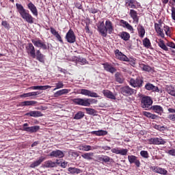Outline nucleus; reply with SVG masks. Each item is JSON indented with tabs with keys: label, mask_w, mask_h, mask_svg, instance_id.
I'll list each match as a JSON object with an SVG mask.
<instances>
[{
	"label": "nucleus",
	"mask_w": 175,
	"mask_h": 175,
	"mask_svg": "<svg viewBox=\"0 0 175 175\" xmlns=\"http://www.w3.org/2000/svg\"><path fill=\"white\" fill-rule=\"evenodd\" d=\"M70 92V90L63 89L62 90H59L57 92H55L54 95H55V97H59V96H61L62 95L67 94Z\"/></svg>",
	"instance_id": "obj_37"
},
{
	"label": "nucleus",
	"mask_w": 175,
	"mask_h": 175,
	"mask_svg": "<svg viewBox=\"0 0 175 175\" xmlns=\"http://www.w3.org/2000/svg\"><path fill=\"white\" fill-rule=\"evenodd\" d=\"M153 128L159 131H165L167 129V126H161L159 124H155L154 126H153Z\"/></svg>",
	"instance_id": "obj_47"
},
{
	"label": "nucleus",
	"mask_w": 175,
	"mask_h": 175,
	"mask_svg": "<svg viewBox=\"0 0 175 175\" xmlns=\"http://www.w3.org/2000/svg\"><path fill=\"white\" fill-rule=\"evenodd\" d=\"M25 49L28 55H29L33 59L36 58V49L33 43H27V45L26 46Z\"/></svg>",
	"instance_id": "obj_11"
},
{
	"label": "nucleus",
	"mask_w": 175,
	"mask_h": 175,
	"mask_svg": "<svg viewBox=\"0 0 175 175\" xmlns=\"http://www.w3.org/2000/svg\"><path fill=\"white\" fill-rule=\"evenodd\" d=\"M118 36L121 38L122 40L124 41H129L130 40L131 36L129 33L126 31H122L118 34Z\"/></svg>",
	"instance_id": "obj_31"
},
{
	"label": "nucleus",
	"mask_w": 175,
	"mask_h": 175,
	"mask_svg": "<svg viewBox=\"0 0 175 175\" xmlns=\"http://www.w3.org/2000/svg\"><path fill=\"white\" fill-rule=\"evenodd\" d=\"M85 110L86 111L87 114L90 116H96L97 113V111L93 108H85Z\"/></svg>",
	"instance_id": "obj_45"
},
{
	"label": "nucleus",
	"mask_w": 175,
	"mask_h": 175,
	"mask_svg": "<svg viewBox=\"0 0 175 175\" xmlns=\"http://www.w3.org/2000/svg\"><path fill=\"white\" fill-rule=\"evenodd\" d=\"M124 5L127 8L133 9H137L141 7L140 3L136 0H124Z\"/></svg>",
	"instance_id": "obj_10"
},
{
	"label": "nucleus",
	"mask_w": 175,
	"mask_h": 175,
	"mask_svg": "<svg viewBox=\"0 0 175 175\" xmlns=\"http://www.w3.org/2000/svg\"><path fill=\"white\" fill-rule=\"evenodd\" d=\"M140 154L142 157L148 159L149 157L148 152L146 150H142Z\"/></svg>",
	"instance_id": "obj_53"
},
{
	"label": "nucleus",
	"mask_w": 175,
	"mask_h": 175,
	"mask_svg": "<svg viewBox=\"0 0 175 175\" xmlns=\"http://www.w3.org/2000/svg\"><path fill=\"white\" fill-rule=\"evenodd\" d=\"M167 154L171 156L175 157V149L169 150L167 151Z\"/></svg>",
	"instance_id": "obj_61"
},
{
	"label": "nucleus",
	"mask_w": 175,
	"mask_h": 175,
	"mask_svg": "<svg viewBox=\"0 0 175 175\" xmlns=\"http://www.w3.org/2000/svg\"><path fill=\"white\" fill-rule=\"evenodd\" d=\"M150 110L153 111L154 113H156L160 116L164 113V108L161 107V105H151Z\"/></svg>",
	"instance_id": "obj_21"
},
{
	"label": "nucleus",
	"mask_w": 175,
	"mask_h": 175,
	"mask_svg": "<svg viewBox=\"0 0 175 175\" xmlns=\"http://www.w3.org/2000/svg\"><path fill=\"white\" fill-rule=\"evenodd\" d=\"M153 86H154V85H153L152 84H151V83H146V85H145V88H146V90H148V91H150V90H152Z\"/></svg>",
	"instance_id": "obj_54"
},
{
	"label": "nucleus",
	"mask_w": 175,
	"mask_h": 175,
	"mask_svg": "<svg viewBox=\"0 0 175 175\" xmlns=\"http://www.w3.org/2000/svg\"><path fill=\"white\" fill-rule=\"evenodd\" d=\"M137 31H138L139 37L143 38L146 33L144 27L142 25H139L137 27Z\"/></svg>",
	"instance_id": "obj_40"
},
{
	"label": "nucleus",
	"mask_w": 175,
	"mask_h": 175,
	"mask_svg": "<svg viewBox=\"0 0 175 175\" xmlns=\"http://www.w3.org/2000/svg\"><path fill=\"white\" fill-rule=\"evenodd\" d=\"M171 12H172V14H171L172 18L173 21H175V7H172Z\"/></svg>",
	"instance_id": "obj_55"
},
{
	"label": "nucleus",
	"mask_w": 175,
	"mask_h": 175,
	"mask_svg": "<svg viewBox=\"0 0 175 175\" xmlns=\"http://www.w3.org/2000/svg\"><path fill=\"white\" fill-rule=\"evenodd\" d=\"M165 90L167 92L172 96H175V86L173 85H166Z\"/></svg>",
	"instance_id": "obj_34"
},
{
	"label": "nucleus",
	"mask_w": 175,
	"mask_h": 175,
	"mask_svg": "<svg viewBox=\"0 0 175 175\" xmlns=\"http://www.w3.org/2000/svg\"><path fill=\"white\" fill-rule=\"evenodd\" d=\"M97 31L103 38H107V34H111L114 31L113 23L107 19L105 23L104 21L98 22L97 25Z\"/></svg>",
	"instance_id": "obj_1"
},
{
	"label": "nucleus",
	"mask_w": 175,
	"mask_h": 175,
	"mask_svg": "<svg viewBox=\"0 0 175 175\" xmlns=\"http://www.w3.org/2000/svg\"><path fill=\"white\" fill-rule=\"evenodd\" d=\"M25 116L27 117L39 118L42 117L44 114L40 112V111H29V112L25 113Z\"/></svg>",
	"instance_id": "obj_19"
},
{
	"label": "nucleus",
	"mask_w": 175,
	"mask_h": 175,
	"mask_svg": "<svg viewBox=\"0 0 175 175\" xmlns=\"http://www.w3.org/2000/svg\"><path fill=\"white\" fill-rule=\"evenodd\" d=\"M111 152L116 154L125 156L127 154L129 150L127 148H113L111 149Z\"/></svg>",
	"instance_id": "obj_16"
},
{
	"label": "nucleus",
	"mask_w": 175,
	"mask_h": 175,
	"mask_svg": "<svg viewBox=\"0 0 175 175\" xmlns=\"http://www.w3.org/2000/svg\"><path fill=\"white\" fill-rule=\"evenodd\" d=\"M51 88V86L50 85H37V86H32L30 87L29 89L30 90H46V89Z\"/></svg>",
	"instance_id": "obj_38"
},
{
	"label": "nucleus",
	"mask_w": 175,
	"mask_h": 175,
	"mask_svg": "<svg viewBox=\"0 0 175 175\" xmlns=\"http://www.w3.org/2000/svg\"><path fill=\"white\" fill-rule=\"evenodd\" d=\"M103 94L104 95V96H105L107 98L111 99V100H116V96L113 94V93L112 92H111L109 90H104L103 91Z\"/></svg>",
	"instance_id": "obj_27"
},
{
	"label": "nucleus",
	"mask_w": 175,
	"mask_h": 175,
	"mask_svg": "<svg viewBox=\"0 0 175 175\" xmlns=\"http://www.w3.org/2000/svg\"><path fill=\"white\" fill-rule=\"evenodd\" d=\"M80 150L82 151H90L97 149L96 146H91L90 145H81L79 146V148Z\"/></svg>",
	"instance_id": "obj_33"
},
{
	"label": "nucleus",
	"mask_w": 175,
	"mask_h": 175,
	"mask_svg": "<svg viewBox=\"0 0 175 175\" xmlns=\"http://www.w3.org/2000/svg\"><path fill=\"white\" fill-rule=\"evenodd\" d=\"M163 30L165 31V34L167 36H170L171 35V30H170V27L167 26V25H165L163 27Z\"/></svg>",
	"instance_id": "obj_50"
},
{
	"label": "nucleus",
	"mask_w": 175,
	"mask_h": 175,
	"mask_svg": "<svg viewBox=\"0 0 175 175\" xmlns=\"http://www.w3.org/2000/svg\"><path fill=\"white\" fill-rule=\"evenodd\" d=\"M154 29L156 32H158L159 30L162 29V23L159 22V23H155Z\"/></svg>",
	"instance_id": "obj_51"
},
{
	"label": "nucleus",
	"mask_w": 175,
	"mask_h": 175,
	"mask_svg": "<svg viewBox=\"0 0 175 175\" xmlns=\"http://www.w3.org/2000/svg\"><path fill=\"white\" fill-rule=\"evenodd\" d=\"M142 42H143V45L146 49H150L152 46L150 41L149 38H147V37L143 40Z\"/></svg>",
	"instance_id": "obj_44"
},
{
	"label": "nucleus",
	"mask_w": 175,
	"mask_h": 175,
	"mask_svg": "<svg viewBox=\"0 0 175 175\" xmlns=\"http://www.w3.org/2000/svg\"><path fill=\"white\" fill-rule=\"evenodd\" d=\"M157 33L159 34V36H161L162 38H164L165 35L164 33L163 29H160L159 31H157Z\"/></svg>",
	"instance_id": "obj_56"
},
{
	"label": "nucleus",
	"mask_w": 175,
	"mask_h": 175,
	"mask_svg": "<svg viewBox=\"0 0 175 175\" xmlns=\"http://www.w3.org/2000/svg\"><path fill=\"white\" fill-rule=\"evenodd\" d=\"M140 68L142 70H144L145 72H151L152 68L150 66L145 64H141Z\"/></svg>",
	"instance_id": "obj_48"
},
{
	"label": "nucleus",
	"mask_w": 175,
	"mask_h": 175,
	"mask_svg": "<svg viewBox=\"0 0 175 175\" xmlns=\"http://www.w3.org/2000/svg\"><path fill=\"white\" fill-rule=\"evenodd\" d=\"M49 156H51V157L63 158L64 157V153L60 150H56L52 151L49 154Z\"/></svg>",
	"instance_id": "obj_25"
},
{
	"label": "nucleus",
	"mask_w": 175,
	"mask_h": 175,
	"mask_svg": "<svg viewBox=\"0 0 175 175\" xmlns=\"http://www.w3.org/2000/svg\"><path fill=\"white\" fill-rule=\"evenodd\" d=\"M158 46L163 49L165 51H168L169 48L167 47V45L165 43V41L163 40H159V42H157Z\"/></svg>",
	"instance_id": "obj_36"
},
{
	"label": "nucleus",
	"mask_w": 175,
	"mask_h": 175,
	"mask_svg": "<svg viewBox=\"0 0 175 175\" xmlns=\"http://www.w3.org/2000/svg\"><path fill=\"white\" fill-rule=\"evenodd\" d=\"M104 70H106V72H109V73L113 74L117 72V69L112 66L111 64H109L108 62H105L103 64Z\"/></svg>",
	"instance_id": "obj_17"
},
{
	"label": "nucleus",
	"mask_w": 175,
	"mask_h": 175,
	"mask_svg": "<svg viewBox=\"0 0 175 175\" xmlns=\"http://www.w3.org/2000/svg\"><path fill=\"white\" fill-rule=\"evenodd\" d=\"M44 166L46 168H52L57 167L56 163L52 161H46L44 162Z\"/></svg>",
	"instance_id": "obj_42"
},
{
	"label": "nucleus",
	"mask_w": 175,
	"mask_h": 175,
	"mask_svg": "<svg viewBox=\"0 0 175 175\" xmlns=\"http://www.w3.org/2000/svg\"><path fill=\"white\" fill-rule=\"evenodd\" d=\"M129 15L133 18V22L138 24L139 21V17L138 16V13L134 9H131L129 12Z\"/></svg>",
	"instance_id": "obj_23"
},
{
	"label": "nucleus",
	"mask_w": 175,
	"mask_h": 175,
	"mask_svg": "<svg viewBox=\"0 0 175 175\" xmlns=\"http://www.w3.org/2000/svg\"><path fill=\"white\" fill-rule=\"evenodd\" d=\"M150 170L154 173L159 174L161 175H167L168 172L164 169L157 166H152Z\"/></svg>",
	"instance_id": "obj_18"
},
{
	"label": "nucleus",
	"mask_w": 175,
	"mask_h": 175,
	"mask_svg": "<svg viewBox=\"0 0 175 175\" xmlns=\"http://www.w3.org/2000/svg\"><path fill=\"white\" fill-rule=\"evenodd\" d=\"M72 101L76 105L84 107H90L91 104L97 102V100L93 98H74Z\"/></svg>",
	"instance_id": "obj_3"
},
{
	"label": "nucleus",
	"mask_w": 175,
	"mask_h": 175,
	"mask_svg": "<svg viewBox=\"0 0 175 175\" xmlns=\"http://www.w3.org/2000/svg\"><path fill=\"white\" fill-rule=\"evenodd\" d=\"M81 94L85 96L93 97V98H98L99 96L96 92H92L88 90L81 89Z\"/></svg>",
	"instance_id": "obj_22"
},
{
	"label": "nucleus",
	"mask_w": 175,
	"mask_h": 175,
	"mask_svg": "<svg viewBox=\"0 0 175 175\" xmlns=\"http://www.w3.org/2000/svg\"><path fill=\"white\" fill-rule=\"evenodd\" d=\"M2 26H3L5 29H9L10 28V25L7 23V21H3L1 23Z\"/></svg>",
	"instance_id": "obj_59"
},
{
	"label": "nucleus",
	"mask_w": 175,
	"mask_h": 175,
	"mask_svg": "<svg viewBox=\"0 0 175 175\" xmlns=\"http://www.w3.org/2000/svg\"><path fill=\"white\" fill-rule=\"evenodd\" d=\"M32 44L34 46L37 48L42 49V50L49 49V46H47L44 42L40 40V38H36L35 40H31Z\"/></svg>",
	"instance_id": "obj_8"
},
{
	"label": "nucleus",
	"mask_w": 175,
	"mask_h": 175,
	"mask_svg": "<svg viewBox=\"0 0 175 175\" xmlns=\"http://www.w3.org/2000/svg\"><path fill=\"white\" fill-rule=\"evenodd\" d=\"M68 171L72 175L79 174L82 172L80 169L71 167L68 169Z\"/></svg>",
	"instance_id": "obj_41"
},
{
	"label": "nucleus",
	"mask_w": 175,
	"mask_h": 175,
	"mask_svg": "<svg viewBox=\"0 0 175 175\" xmlns=\"http://www.w3.org/2000/svg\"><path fill=\"white\" fill-rule=\"evenodd\" d=\"M41 93L40 92H29V97L31 96H36L38 95H40Z\"/></svg>",
	"instance_id": "obj_58"
},
{
	"label": "nucleus",
	"mask_w": 175,
	"mask_h": 175,
	"mask_svg": "<svg viewBox=\"0 0 175 175\" xmlns=\"http://www.w3.org/2000/svg\"><path fill=\"white\" fill-rule=\"evenodd\" d=\"M128 159L131 165L135 164L137 168L140 167L141 163L137 157L135 155H129Z\"/></svg>",
	"instance_id": "obj_15"
},
{
	"label": "nucleus",
	"mask_w": 175,
	"mask_h": 175,
	"mask_svg": "<svg viewBox=\"0 0 175 175\" xmlns=\"http://www.w3.org/2000/svg\"><path fill=\"white\" fill-rule=\"evenodd\" d=\"M20 97H21V98H27V97H30L29 93L23 94L20 95Z\"/></svg>",
	"instance_id": "obj_63"
},
{
	"label": "nucleus",
	"mask_w": 175,
	"mask_h": 175,
	"mask_svg": "<svg viewBox=\"0 0 175 175\" xmlns=\"http://www.w3.org/2000/svg\"><path fill=\"white\" fill-rule=\"evenodd\" d=\"M84 113L82 112L81 111H79L78 113H76L75 116H74V120H81L84 117Z\"/></svg>",
	"instance_id": "obj_46"
},
{
	"label": "nucleus",
	"mask_w": 175,
	"mask_h": 175,
	"mask_svg": "<svg viewBox=\"0 0 175 175\" xmlns=\"http://www.w3.org/2000/svg\"><path fill=\"white\" fill-rule=\"evenodd\" d=\"M92 135L98 136V137H104L108 135V131L105 130H98L92 131Z\"/></svg>",
	"instance_id": "obj_29"
},
{
	"label": "nucleus",
	"mask_w": 175,
	"mask_h": 175,
	"mask_svg": "<svg viewBox=\"0 0 175 175\" xmlns=\"http://www.w3.org/2000/svg\"><path fill=\"white\" fill-rule=\"evenodd\" d=\"M98 10H97V9H96V8H91L90 10V13H92V14H96V13H98Z\"/></svg>",
	"instance_id": "obj_62"
},
{
	"label": "nucleus",
	"mask_w": 175,
	"mask_h": 175,
	"mask_svg": "<svg viewBox=\"0 0 175 175\" xmlns=\"http://www.w3.org/2000/svg\"><path fill=\"white\" fill-rule=\"evenodd\" d=\"M81 157L88 160V161H92L94 160V152H86L81 154Z\"/></svg>",
	"instance_id": "obj_35"
},
{
	"label": "nucleus",
	"mask_w": 175,
	"mask_h": 175,
	"mask_svg": "<svg viewBox=\"0 0 175 175\" xmlns=\"http://www.w3.org/2000/svg\"><path fill=\"white\" fill-rule=\"evenodd\" d=\"M46 159L45 157H40L39 158L38 160L33 161V163H31V164L30 165V167L31 168H35L36 167H38L39 165H41V163Z\"/></svg>",
	"instance_id": "obj_30"
},
{
	"label": "nucleus",
	"mask_w": 175,
	"mask_h": 175,
	"mask_svg": "<svg viewBox=\"0 0 175 175\" xmlns=\"http://www.w3.org/2000/svg\"><path fill=\"white\" fill-rule=\"evenodd\" d=\"M38 103L37 101L29 100V101H24L20 103V105L22 107L25 106H34Z\"/></svg>",
	"instance_id": "obj_39"
},
{
	"label": "nucleus",
	"mask_w": 175,
	"mask_h": 175,
	"mask_svg": "<svg viewBox=\"0 0 175 175\" xmlns=\"http://www.w3.org/2000/svg\"><path fill=\"white\" fill-rule=\"evenodd\" d=\"M36 60H38L39 62L42 64H44L45 55L41 53L40 49L36 50Z\"/></svg>",
	"instance_id": "obj_24"
},
{
	"label": "nucleus",
	"mask_w": 175,
	"mask_h": 175,
	"mask_svg": "<svg viewBox=\"0 0 175 175\" xmlns=\"http://www.w3.org/2000/svg\"><path fill=\"white\" fill-rule=\"evenodd\" d=\"M114 77L116 81L118 82L119 83H122L124 82V79L120 72H116Z\"/></svg>",
	"instance_id": "obj_43"
},
{
	"label": "nucleus",
	"mask_w": 175,
	"mask_h": 175,
	"mask_svg": "<svg viewBox=\"0 0 175 175\" xmlns=\"http://www.w3.org/2000/svg\"><path fill=\"white\" fill-rule=\"evenodd\" d=\"M28 126V127H27ZM40 129V126L38 125L29 126L28 123H24L23 124L22 131H25L29 133H36Z\"/></svg>",
	"instance_id": "obj_5"
},
{
	"label": "nucleus",
	"mask_w": 175,
	"mask_h": 175,
	"mask_svg": "<svg viewBox=\"0 0 175 175\" xmlns=\"http://www.w3.org/2000/svg\"><path fill=\"white\" fill-rule=\"evenodd\" d=\"M168 119L172 122H175V114H169Z\"/></svg>",
	"instance_id": "obj_60"
},
{
	"label": "nucleus",
	"mask_w": 175,
	"mask_h": 175,
	"mask_svg": "<svg viewBox=\"0 0 175 175\" xmlns=\"http://www.w3.org/2000/svg\"><path fill=\"white\" fill-rule=\"evenodd\" d=\"M153 101L150 96L143 95L141 97V107L144 110H150Z\"/></svg>",
	"instance_id": "obj_4"
},
{
	"label": "nucleus",
	"mask_w": 175,
	"mask_h": 175,
	"mask_svg": "<svg viewBox=\"0 0 175 175\" xmlns=\"http://www.w3.org/2000/svg\"><path fill=\"white\" fill-rule=\"evenodd\" d=\"M16 10L20 14L21 17L27 23L29 24H33L34 23L35 18L30 14L28 10H26L23 4L16 3Z\"/></svg>",
	"instance_id": "obj_2"
},
{
	"label": "nucleus",
	"mask_w": 175,
	"mask_h": 175,
	"mask_svg": "<svg viewBox=\"0 0 175 175\" xmlns=\"http://www.w3.org/2000/svg\"><path fill=\"white\" fill-rule=\"evenodd\" d=\"M64 86V83L62 81H59L58 83H55V88L53 89V91H55L58 89L63 88Z\"/></svg>",
	"instance_id": "obj_49"
},
{
	"label": "nucleus",
	"mask_w": 175,
	"mask_h": 175,
	"mask_svg": "<svg viewBox=\"0 0 175 175\" xmlns=\"http://www.w3.org/2000/svg\"><path fill=\"white\" fill-rule=\"evenodd\" d=\"M77 61L79 63H81L82 65H85L87 63V59L85 58H82V57H77Z\"/></svg>",
	"instance_id": "obj_52"
},
{
	"label": "nucleus",
	"mask_w": 175,
	"mask_h": 175,
	"mask_svg": "<svg viewBox=\"0 0 175 175\" xmlns=\"http://www.w3.org/2000/svg\"><path fill=\"white\" fill-rule=\"evenodd\" d=\"M68 165V162H63L61 163L60 166L62 167V168H66V166Z\"/></svg>",
	"instance_id": "obj_64"
},
{
	"label": "nucleus",
	"mask_w": 175,
	"mask_h": 175,
	"mask_svg": "<svg viewBox=\"0 0 175 175\" xmlns=\"http://www.w3.org/2000/svg\"><path fill=\"white\" fill-rule=\"evenodd\" d=\"M167 46L175 49V43L173 42H168L166 43Z\"/></svg>",
	"instance_id": "obj_57"
},
{
	"label": "nucleus",
	"mask_w": 175,
	"mask_h": 175,
	"mask_svg": "<svg viewBox=\"0 0 175 175\" xmlns=\"http://www.w3.org/2000/svg\"><path fill=\"white\" fill-rule=\"evenodd\" d=\"M143 115L151 120H157L159 118V116H158V115L154 114V113H152L150 112H147L146 111H144L143 112Z\"/></svg>",
	"instance_id": "obj_32"
},
{
	"label": "nucleus",
	"mask_w": 175,
	"mask_h": 175,
	"mask_svg": "<svg viewBox=\"0 0 175 175\" xmlns=\"http://www.w3.org/2000/svg\"><path fill=\"white\" fill-rule=\"evenodd\" d=\"M65 38L70 44H74L76 42V36L71 29L66 34Z\"/></svg>",
	"instance_id": "obj_13"
},
{
	"label": "nucleus",
	"mask_w": 175,
	"mask_h": 175,
	"mask_svg": "<svg viewBox=\"0 0 175 175\" xmlns=\"http://www.w3.org/2000/svg\"><path fill=\"white\" fill-rule=\"evenodd\" d=\"M50 29H51V33H52V35H53V36H55L62 44H64V42L60 34H59V33L53 27H51Z\"/></svg>",
	"instance_id": "obj_26"
},
{
	"label": "nucleus",
	"mask_w": 175,
	"mask_h": 175,
	"mask_svg": "<svg viewBox=\"0 0 175 175\" xmlns=\"http://www.w3.org/2000/svg\"><path fill=\"white\" fill-rule=\"evenodd\" d=\"M114 55L116 59L120 62H131L130 58H129L125 54H124L119 49H116L114 51Z\"/></svg>",
	"instance_id": "obj_6"
},
{
	"label": "nucleus",
	"mask_w": 175,
	"mask_h": 175,
	"mask_svg": "<svg viewBox=\"0 0 175 175\" xmlns=\"http://www.w3.org/2000/svg\"><path fill=\"white\" fill-rule=\"evenodd\" d=\"M27 7L34 16H38V8L32 1L27 3Z\"/></svg>",
	"instance_id": "obj_14"
},
{
	"label": "nucleus",
	"mask_w": 175,
	"mask_h": 175,
	"mask_svg": "<svg viewBox=\"0 0 175 175\" xmlns=\"http://www.w3.org/2000/svg\"><path fill=\"white\" fill-rule=\"evenodd\" d=\"M147 143L148 144H154L156 146L164 145L166 144V141L162 137H152L150 139H147Z\"/></svg>",
	"instance_id": "obj_7"
},
{
	"label": "nucleus",
	"mask_w": 175,
	"mask_h": 175,
	"mask_svg": "<svg viewBox=\"0 0 175 175\" xmlns=\"http://www.w3.org/2000/svg\"><path fill=\"white\" fill-rule=\"evenodd\" d=\"M98 159L99 162H103L105 163H111L113 160L112 158L106 155L98 156Z\"/></svg>",
	"instance_id": "obj_28"
},
{
	"label": "nucleus",
	"mask_w": 175,
	"mask_h": 175,
	"mask_svg": "<svg viewBox=\"0 0 175 175\" xmlns=\"http://www.w3.org/2000/svg\"><path fill=\"white\" fill-rule=\"evenodd\" d=\"M119 24L122 27L126 28L129 30L132 33H134L133 27L126 21L124 20H119Z\"/></svg>",
	"instance_id": "obj_20"
},
{
	"label": "nucleus",
	"mask_w": 175,
	"mask_h": 175,
	"mask_svg": "<svg viewBox=\"0 0 175 175\" xmlns=\"http://www.w3.org/2000/svg\"><path fill=\"white\" fill-rule=\"evenodd\" d=\"M137 91L134 89H132L129 85H126L120 88V93L124 96H130L135 94Z\"/></svg>",
	"instance_id": "obj_9"
},
{
	"label": "nucleus",
	"mask_w": 175,
	"mask_h": 175,
	"mask_svg": "<svg viewBox=\"0 0 175 175\" xmlns=\"http://www.w3.org/2000/svg\"><path fill=\"white\" fill-rule=\"evenodd\" d=\"M130 85L133 88H140L143 86L144 80L143 79L137 78V79H131L129 81Z\"/></svg>",
	"instance_id": "obj_12"
}]
</instances>
